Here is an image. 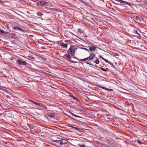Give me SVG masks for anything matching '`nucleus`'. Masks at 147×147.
I'll return each mask as SVG.
<instances>
[{"instance_id":"nucleus-26","label":"nucleus","mask_w":147,"mask_h":147,"mask_svg":"<svg viewBox=\"0 0 147 147\" xmlns=\"http://www.w3.org/2000/svg\"><path fill=\"white\" fill-rule=\"evenodd\" d=\"M0 32H1V33H4V32L3 30H0Z\"/></svg>"},{"instance_id":"nucleus-28","label":"nucleus","mask_w":147,"mask_h":147,"mask_svg":"<svg viewBox=\"0 0 147 147\" xmlns=\"http://www.w3.org/2000/svg\"><path fill=\"white\" fill-rule=\"evenodd\" d=\"M82 49H85V50H86V51L88 50V49H86V48H82Z\"/></svg>"},{"instance_id":"nucleus-16","label":"nucleus","mask_w":147,"mask_h":147,"mask_svg":"<svg viewBox=\"0 0 147 147\" xmlns=\"http://www.w3.org/2000/svg\"><path fill=\"white\" fill-rule=\"evenodd\" d=\"M70 127H71L72 128L75 129L76 130H80V129H80V128L79 129V128H78L77 127H74V126H71Z\"/></svg>"},{"instance_id":"nucleus-19","label":"nucleus","mask_w":147,"mask_h":147,"mask_svg":"<svg viewBox=\"0 0 147 147\" xmlns=\"http://www.w3.org/2000/svg\"><path fill=\"white\" fill-rule=\"evenodd\" d=\"M13 29L14 30H21L20 28L18 27L17 26H15L13 28Z\"/></svg>"},{"instance_id":"nucleus-18","label":"nucleus","mask_w":147,"mask_h":147,"mask_svg":"<svg viewBox=\"0 0 147 147\" xmlns=\"http://www.w3.org/2000/svg\"><path fill=\"white\" fill-rule=\"evenodd\" d=\"M100 87L101 88H102V89H105L107 90H108V91H112L113 90L112 89H109L108 88H106L105 87Z\"/></svg>"},{"instance_id":"nucleus-11","label":"nucleus","mask_w":147,"mask_h":147,"mask_svg":"<svg viewBox=\"0 0 147 147\" xmlns=\"http://www.w3.org/2000/svg\"><path fill=\"white\" fill-rule=\"evenodd\" d=\"M99 57L100 58L103 59L106 63H109V64H111V63L110 62L109 60H108L107 59H105L103 57H102V56H99Z\"/></svg>"},{"instance_id":"nucleus-17","label":"nucleus","mask_w":147,"mask_h":147,"mask_svg":"<svg viewBox=\"0 0 147 147\" xmlns=\"http://www.w3.org/2000/svg\"><path fill=\"white\" fill-rule=\"evenodd\" d=\"M111 55L113 56H118V54L116 53H115L114 52H111Z\"/></svg>"},{"instance_id":"nucleus-21","label":"nucleus","mask_w":147,"mask_h":147,"mask_svg":"<svg viewBox=\"0 0 147 147\" xmlns=\"http://www.w3.org/2000/svg\"><path fill=\"white\" fill-rule=\"evenodd\" d=\"M99 63V61L98 59H97L95 62V63L96 64H98Z\"/></svg>"},{"instance_id":"nucleus-13","label":"nucleus","mask_w":147,"mask_h":147,"mask_svg":"<svg viewBox=\"0 0 147 147\" xmlns=\"http://www.w3.org/2000/svg\"><path fill=\"white\" fill-rule=\"evenodd\" d=\"M69 113L71 115H72L73 116H74V117H79V118L81 117L78 116V115H76L74 114V113H72L70 111L69 112Z\"/></svg>"},{"instance_id":"nucleus-30","label":"nucleus","mask_w":147,"mask_h":147,"mask_svg":"<svg viewBox=\"0 0 147 147\" xmlns=\"http://www.w3.org/2000/svg\"><path fill=\"white\" fill-rule=\"evenodd\" d=\"M67 57L68 58H70V57L69 56H67Z\"/></svg>"},{"instance_id":"nucleus-22","label":"nucleus","mask_w":147,"mask_h":147,"mask_svg":"<svg viewBox=\"0 0 147 147\" xmlns=\"http://www.w3.org/2000/svg\"><path fill=\"white\" fill-rule=\"evenodd\" d=\"M79 146L80 147H85V145L84 144L81 145V144H79Z\"/></svg>"},{"instance_id":"nucleus-31","label":"nucleus","mask_w":147,"mask_h":147,"mask_svg":"<svg viewBox=\"0 0 147 147\" xmlns=\"http://www.w3.org/2000/svg\"><path fill=\"white\" fill-rule=\"evenodd\" d=\"M80 30H79V31H80Z\"/></svg>"},{"instance_id":"nucleus-10","label":"nucleus","mask_w":147,"mask_h":147,"mask_svg":"<svg viewBox=\"0 0 147 147\" xmlns=\"http://www.w3.org/2000/svg\"><path fill=\"white\" fill-rule=\"evenodd\" d=\"M28 100L29 101L31 102H32V103H33L37 105L40 106L42 107V105H41V104L39 103H37L36 102H34L31 99H28Z\"/></svg>"},{"instance_id":"nucleus-23","label":"nucleus","mask_w":147,"mask_h":147,"mask_svg":"<svg viewBox=\"0 0 147 147\" xmlns=\"http://www.w3.org/2000/svg\"><path fill=\"white\" fill-rule=\"evenodd\" d=\"M70 96L72 98H73L74 99L76 98V97H74L73 95H70Z\"/></svg>"},{"instance_id":"nucleus-5","label":"nucleus","mask_w":147,"mask_h":147,"mask_svg":"<svg viewBox=\"0 0 147 147\" xmlns=\"http://www.w3.org/2000/svg\"><path fill=\"white\" fill-rule=\"evenodd\" d=\"M47 3L46 1H38L37 3V5L41 6H45L47 5Z\"/></svg>"},{"instance_id":"nucleus-4","label":"nucleus","mask_w":147,"mask_h":147,"mask_svg":"<svg viewBox=\"0 0 147 147\" xmlns=\"http://www.w3.org/2000/svg\"><path fill=\"white\" fill-rule=\"evenodd\" d=\"M115 1H116V2L119 5H121V3H123V5H125L126 4H128L129 5H130V4L128 2H126L124 1H122L121 0H114Z\"/></svg>"},{"instance_id":"nucleus-27","label":"nucleus","mask_w":147,"mask_h":147,"mask_svg":"<svg viewBox=\"0 0 147 147\" xmlns=\"http://www.w3.org/2000/svg\"><path fill=\"white\" fill-rule=\"evenodd\" d=\"M138 142L140 143V144H142V143L139 140H138Z\"/></svg>"},{"instance_id":"nucleus-6","label":"nucleus","mask_w":147,"mask_h":147,"mask_svg":"<svg viewBox=\"0 0 147 147\" xmlns=\"http://www.w3.org/2000/svg\"><path fill=\"white\" fill-rule=\"evenodd\" d=\"M52 142L56 143V144H55L56 146H59V145H61V140H52Z\"/></svg>"},{"instance_id":"nucleus-9","label":"nucleus","mask_w":147,"mask_h":147,"mask_svg":"<svg viewBox=\"0 0 147 147\" xmlns=\"http://www.w3.org/2000/svg\"><path fill=\"white\" fill-rule=\"evenodd\" d=\"M95 57V55H94V53H92L90 54V55L89 57V60L92 61L93 60V58L94 57Z\"/></svg>"},{"instance_id":"nucleus-8","label":"nucleus","mask_w":147,"mask_h":147,"mask_svg":"<svg viewBox=\"0 0 147 147\" xmlns=\"http://www.w3.org/2000/svg\"><path fill=\"white\" fill-rule=\"evenodd\" d=\"M89 50L91 51H94L96 49V47H94L93 45H91L89 47Z\"/></svg>"},{"instance_id":"nucleus-2","label":"nucleus","mask_w":147,"mask_h":147,"mask_svg":"<svg viewBox=\"0 0 147 147\" xmlns=\"http://www.w3.org/2000/svg\"><path fill=\"white\" fill-rule=\"evenodd\" d=\"M16 64L18 65H26L27 64V63L24 61H23L21 59H18L16 61Z\"/></svg>"},{"instance_id":"nucleus-7","label":"nucleus","mask_w":147,"mask_h":147,"mask_svg":"<svg viewBox=\"0 0 147 147\" xmlns=\"http://www.w3.org/2000/svg\"><path fill=\"white\" fill-rule=\"evenodd\" d=\"M61 145L66 144L68 142V141L65 139H62L61 140Z\"/></svg>"},{"instance_id":"nucleus-29","label":"nucleus","mask_w":147,"mask_h":147,"mask_svg":"<svg viewBox=\"0 0 147 147\" xmlns=\"http://www.w3.org/2000/svg\"><path fill=\"white\" fill-rule=\"evenodd\" d=\"M4 34H7V32H5V31L4 32Z\"/></svg>"},{"instance_id":"nucleus-14","label":"nucleus","mask_w":147,"mask_h":147,"mask_svg":"<svg viewBox=\"0 0 147 147\" xmlns=\"http://www.w3.org/2000/svg\"><path fill=\"white\" fill-rule=\"evenodd\" d=\"M61 45L62 47H66L67 46V44L66 43H64L63 42H62L61 43Z\"/></svg>"},{"instance_id":"nucleus-3","label":"nucleus","mask_w":147,"mask_h":147,"mask_svg":"<svg viewBox=\"0 0 147 147\" xmlns=\"http://www.w3.org/2000/svg\"><path fill=\"white\" fill-rule=\"evenodd\" d=\"M133 18L136 22L139 23H140L142 20V17L140 16H134Z\"/></svg>"},{"instance_id":"nucleus-25","label":"nucleus","mask_w":147,"mask_h":147,"mask_svg":"<svg viewBox=\"0 0 147 147\" xmlns=\"http://www.w3.org/2000/svg\"><path fill=\"white\" fill-rule=\"evenodd\" d=\"M75 99L76 100H77V101H78V102H79V101H80V100H79V99H78V98H76H76H75Z\"/></svg>"},{"instance_id":"nucleus-32","label":"nucleus","mask_w":147,"mask_h":147,"mask_svg":"<svg viewBox=\"0 0 147 147\" xmlns=\"http://www.w3.org/2000/svg\"><path fill=\"white\" fill-rule=\"evenodd\" d=\"M80 30H79V31H80Z\"/></svg>"},{"instance_id":"nucleus-24","label":"nucleus","mask_w":147,"mask_h":147,"mask_svg":"<svg viewBox=\"0 0 147 147\" xmlns=\"http://www.w3.org/2000/svg\"><path fill=\"white\" fill-rule=\"evenodd\" d=\"M54 115L52 114H51L50 115V116L51 117H54Z\"/></svg>"},{"instance_id":"nucleus-12","label":"nucleus","mask_w":147,"mask_h":147,"mask_svg":"<svg viewBox=\"0 0 147 147\" xmlns=\"http://www.w3.org/2000/svg\"><path fill=\"white\" fill-rule=\"evenodd\" d=\"M28 125L31 131L32 129L34 128V126L33 125L28 124Z\"/></svg>"},{"instance_id":"nucleus-20","label":"nucleus","mask_w":147,"mask_h":147,"mask_svg":"<svg viewBox=\"0 0 147 147\" xmlns=\"http://www.w3.org/2000/svg\"><path fill=\"white\" fill-rule=\"evenodd\" d=\"M89 57H87L86 58H84V59H80V60L81 61H86L87 60H88L89 59Z\"/></svg>"},{"instance_id":"nucleus-1","label":"nucleus","mask_w":147,"mask_h":147,"mask_svg":"<svg viewBox=\"0 0 147 147\" xmlns=\"http://www.w3.org/2000/svg\"><path fill=\"white\" fill-rule=\"evenodd\" d=\"M69 55L74 56L75 53V49L73 46H71L67 51Z\"/></svg>"},{"instance_id":"nucleus-15","label":"nucleus","mask_w":147,"mask_h":147,"mask_svg":"<svg viewBox=\"0 0 147 147\" xmlns=\"http://www.w3.org/2000/svg\"><path fill=\"white\" fill-rule=\"evenodd\" d=\"M37 14L38 16L40 17L42 16L43 15V14L40 11L37 12Z\"/></svg>"}]
</instances>
